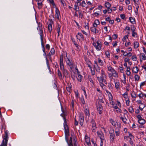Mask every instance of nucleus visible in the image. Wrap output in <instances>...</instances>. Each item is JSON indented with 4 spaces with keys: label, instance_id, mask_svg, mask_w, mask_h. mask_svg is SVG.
I'll list each match as a JSON object with an SVG mask.
<instances>
[{
    "label": "nucleus",
    "instance_id": "7ed1b4c3",
    "mask_svg": "<svg viewBox=\"0 0 146 146\" xmlns=\"http://www.w3.org/2000/svg\"><path fill=\"white\" fill-rule=\"evenodd\" d=\"M112 74L110 76L109 75V77L111 79H113V76L115 78H117L118 77V74L117 72L115 70H113L111 72Z\"/></svg>",
    "mask_w": 146,
    "mask_h": 146
},
{
    "label": "nucleus",
    "instance_id": "5fc2aeb1",
    "mask_svg": "<svg viewBox=\"0 0 146 146\" xmlns=\"http://www.w3.org/2000/svg\"><path fill=\"white\" fill-rule=\"evenodd\" d=\"M73 142H74V146H78L77 145V142L76 140L75 139H73Z\"/></svg>",
    "mask_w": 146,
    "mask_h": 146
},
{
    "label": "nucleus",
    "instance_id": "bf43d9fd",
    "mask_svg": "<svg viewBox=\"0 0 146 146\" xmlns=\"http://www.w3.org/2000/svg\"><path fill=\"white\" fill-rule=\"evenodd\" d=\"M106 55L109 58L110 56V54L108 51H106L105 52Z\"/></svg>",
    "mask_w": 146,
    "mask_h": 146
},
{
    "label": "nucleus",
    "instance_id": "603ef678",
    "mask_svg": "<svg viewBox=\"0 0 146 146\" xmlns=\"http://www.w3.org/2000/svg\"><path fill=\"white\" fill-rule=\"evenodd\" d=\"M40 39L41 42L42 47V48L44 47L43 44V37H40Z\"/></svg>",
    "mask_w": 146,
    "mask_h": 146
},
{
    "label": "nucleus",
    "instance_id": "6ab92c4d",
    "mask_svg": "<svg viewBox=\"0 0 146 146\" xmlns=\"http://www.w3.org/2000/svg\"><path fill=\"white\" fill-rule=\"evenodd\" d=\"M110 141L111 142H113L114 141V137L115 136V135L112 133H110Z\"/></svg>",
    "mask_w": 146,
    "mask_h": 146
},
{
    "label": "nucleus",
    "instance_id": "09e8293b",
    "mask_svg": "<svg viewBox=\"0 0 146 146\" xmlns=\"http://www.w3.org/2000/svg\"><path fill=\"white\" fill-rule=\"evenodd\" d=\"M106 92L108 94H110L111 97H109V100L110 101L112 100V95H111V93L110 92L108 91L107 90H106Z\"/></svg>",
    "mask_w": 146,
    "mask_h": 146
},
{
    "label": "nucleus",
    "instance_id": "a211bd4d",
    "mask_svg": "<svg viewBox=\"0 0 146 146\" xmlns=\"http://www.w3.org/2000/svg\"><path fill=\"white\" fill-rule=\"evenodd\" d=\"M139 69L138 68V67L137 66L135 67H133L132 69V72L135 73H137L139 71Z\"/></svg>",
    "mask_w": 146,
    "mask_h": 146
},
{
    "label": "nucleus",
    "instance_id": "bb28decb",
    "mask_svg": "<svg viewBox=\"0 0 146 146\" xmlns=\"http://www.w3.org/2000/svg\"><path fill=\"white\" fill-rule=\"evenodd\" d=\"M84 112L85 115L88 116H89L90 115V114L89 112V110L87 109H86L84 111Z\"/></svg>",
    "mask_w": 146,
    "mask_h": 146
},
{
    "label": "nucleus",
    "instance_id": "f257e3e1",
    "mask_svg": "<svg viewBox=\"0 0 146 146\" xmlns=\"http://www.w3.org/2000/svg\"><path fill=\"white\" fill-rule=\"evenodd\" d=\"M64 125L65 129V139L69 146H73L72 140V137H70L69 141L68 139V137L69 135V131L68 127L66 124V119L65 117H64Z\"/></svg>",
    "mask_w": 146,
    "mask_h": 146
},
{
    "label": "nucleus",
    "instance_id": "ddd939ff",
    "mask_svg": "<svg viewBox=\"0 0 146 146\" xmlns=\"http://www.w3.org/2000/svg\"><path fill=\"white\" fill-rule=\"evenodd\" d=\"M85 141L88 145H89L90 144V139L87 135H86L85 136Z\"/></svg>",
    "mask_w": 146,
    "mask_h": 146
},
{
    "label": "nucleus",
    "instance_id": "dca6fc26",
    "mask_svg": "<svg viewBox=\"0 0 146 146\" xmlns=\"http://www.w3.org/2000/svg\"><path fill=\"white\" fill-rule=\"evenodd\" d=\"M91 31L92 32L94 33L95 34L99 32L98 30L95 27H92L91 28Z\"/></svg>",
    "mask_w": 146,
    "mask_h": 146
},
{
    "label": "nucleus",
    "instance_id": "f8f14e48",
    "mask_svg": "<svg viewBox=\"0 0 146 146\" xmlns=\"http://www.w3.org/2000/svg\"><path fill=\"white\" fill-rule=\"evenodd\" d=\"M8 131L7 130H6L5 131V135L4 136L3 139V140H4L6 142H7L8 139Z\"/></svg>",
    "mask_w": 146,
    "mask_h": 146
},
{
    "label": "nucleus",
    "instance_id": "79ce46f5",
    "mask_svg": "<svg viewBox=\"0 0 146 146\" xmlns=\"http://www.w3.org/2000/svg\"><path fill=\"white\" fill-rule=\"evenodd\" d=\"M58 76L60 78H62V74L59 69L58 70Z\"/></svg>",
    "mask_w": 146,
    "mask_h": 146
},
{
    "label": "nucleus",
    "instance_id": "ea45409f",
    "mask_svg": "<svg viewBox=\"0 0 146 146\" xmlns=\"http://www.w3.org/2000/svg\"><path fill=\"white\" fill-rule=\"evenodd\" d=\"M132 36L133 37H137V33L135 32V31H132Z\"/></svg>",
    "mask_w": 146,
    "mask_h": 146
},
{
    "label": "nucleus",
    "instance_id": "f03ea898",
    "mask_svg": "<svg viewBox=\"0 0 146 146\" xmlns=\"http://www.w3.org/2000/svg\"><path fill=\"white\" fill-rule=\"evenodd\" d=\"M101 76L100 77H97L98 80H104V82H106V78L105 72L103 70H101Z\"/></svg>",
    "mask_w": 146,
    "mask_h": 146
},
{
    "label": "nucleus",
    "instance_id": "e433bc0d",
    "mask_svg": "<svg viewBox=\"0 0 146 146\" xmlns=\"http://www.w3.org/2000/svg\"><path fill=\"white\" fill-rule=\"evenodd\" d=\"M120 119L122 120L123 122L125 124H126V121L127 120L126 118L125 117H120Z\"/></svg>",
    "mask_w": 146,
    "mask_h": 146
},
{
    "label": "nucleus",
    "instance_id": "a878e982",
    "mask_svg": "<svg viewBox=\"0 0 146 146\" xmlns=\"http://www.w3.org/2000/svg\"><path fill=\"white\" fill-rule=\"evenodd\" d=\"M138 122L139 123L143 125L144 124L145 122V120L143 119L140 120H138Z\"/></svg>",
    "mask_w": 146,
    "mask_h": 146
},
{
    "label": "nucleus",
    "instance_id": "c85d7f7f",
    "mask_svg": "<svg viewBox=\"0 0 146 146\" xmlns=\"http://www.w3.org/2000/svg\"><path fill=\"white\" fill-rule=\"evenodd\" d=\"M66 62L67 64L69 66L70 65H71L73 64V63L70 61V59L68 58H67V60H66Z\"/></svg>",
    "mask_w": 146,
    "mask_h": 146
},
{
    "label": "nucleus",
    "instance_id": "f704fd0d",
    "mask_svg": "<svg viewBox=\"0 0 146 146\" xmlns=\"http://www.w3.org/2000/svg\"><path fill=\"white\" fill-rule=\"evenodd\" d=\"M122 96L125 99H128V93L127 92H125L124 94H122Z\"/></svg>",
    "mask_w": 146,
    "mask_h": 146
},
{
    "label": "nucleus",
    "instance_id": "4be33fe9",
    "mask_svg": "<svg viewBox=\"0 0 146 146\" xmlns=\"http://www.w3.org/2000/svg\"><path fill=\"white\" fill-rule=\"evenodd\" d=\"M77 74L78 76L77 78L78 80L80 82H81L82 81V76L80 74L79 72H77Z\"/></svg>",
    "mask_w": 146,
    "mask_h": 146
},
{
    "label": "nucleus",
    "instance_id": "37998d69",
    "mask_svg": "<svg viewBox=\"0 0 146 146\" xmlns=\"http://www.w3.org/2000/svg\"><path fill=\"white\" fill-rule=\"evenodd\" d=\"M130 22L132 23H133L134 22H135V19H134L132 17H130L129 18V19Z\"/></svg>",
    "mask_w": 146,
    "mask_h": 146
},
{
    "label": "nucleus",
    "instance_id": "774afa93",
    "mask_svg": "<svg viewBox=\"0 0 146 146\" xmlns=\"http://www.w3.org/2000/svg\"><path fill=\"white\" fill-rule=\"evenodd\" d=\"M129 60L130 59L129 58H125L124 59V61L126 62H129Z\"/></svg>",
    "mask_w": 146,
    "mask_h": 146
},
{
    "label": "nucleus",
    "instance_id": "39448f33",
    "mask_svg": "<svg viewBox=\"0 0 146 146\" xmlns=\"http://www.w3.org/2000/svg\"><path fill=\"white\" fill-rule=\"evenodd\" d=\"M60 64L61 70H62L64 69V66L63 63V57L62 56H60Z\"/></svg>",
    "mask_w": 146,
    "mask_h": 146
},
{
    "label": "nucleus",
    "instance_id": "4c0bfd02",
    "mask_svg": "<svg viewBox=\"0 0 146 146\" xmlns=\"http://www.w3.org/2000/svg\"><path fill=\"white\" fill-rule=\"evenodd\" d=\"M134 78L135 81L139 80L140 78L139 76L137 74L135 75Z\"/></svg>",
    "mask_w": 146,
    "mask_h": 146
},
{
    "label": "nucleus",
    "instance_id": "b1692460",
    "mask_svg": "<svg viewBox=\"0 0 146 146\" xmlns=\"http://www.w3.org/2000/svg\"><path fill=\"white\" fill-rule=\"evenodd\" d=\"M52 25L51 24H48V29L50 33H51L52 31Z\"/></svg>",
    "mask_w": 146,
    "mask_h": 146
},
{
    "label": "nucleus",
    "instance_id": "e2e57ef3",
    "mask_svg": "<svg viewBox=\"0 0 146 146\" xmlns=\"http://www.w3.org/2000/svg\"><path fill=\"white\" fill-rule=\"evenodd\" d=\"M71 106L72 107V108H74V101L72 100L71 102Z\"/></svg>",
    "mask_w": 146,
    "mask_h": 146
},
{
    "label": "nucleus",
    "instance_id": "6e6d98bb",
    "mask_svg": "<svg viewBox=\"0 0 146 146\" xmlns=\"http://www.w3.org/2000/svg\"><path fill=\"white\" fill-rule=\"evenodd\" d=\"M144 94L141 93L139 94L138 96L140 98H142L144 96Z\"/></svg>",
    "mask_w": 146,
    "mask_h": 146
},
{
    "label": "nucleus",
    "instance_id": "58836bf2",
    "mask_svg": "<svg viewBox=\"0 0 146 146\" xmlns=\"http://www.w3.org/2000/svg\"><path fill=\"white\" fill-rule=\"evenodd\" d=\"M72 40L74 45L77 48H78V45L76 43V41H75L74 38H72Z\"/></svg>",
    "mask_w": 146,
    "mask_h": 146
},
{
    "label": "nucleus",
    "instance_id": "393cba45",
    "mask_svg": "<svg viewBox=\"0 0 146 146\" xmlns=\"http://www.w3.org/2000/svg\"><path fill=\"white\" fill-rule=\"evenodd\" d=\"M139 46V44L137 42H134V47L135 48H137Z\"/></svg>",
    "mask_w": 146,
    "mask_h": 146
},
{
    "label": "nucleus",
    "instance_id": "423d86ee",
    "mask_svg": "<svg viewBox=\"0 0 146 146\" xmlns=\"http://www.w3.org/2000/svg\"><path fill=\"white\" fill-rule=\"evenodd\" d=\"M38 30H39V34L40 36V37H43V31L42 25L41 24H39L38 25V27L37 28Z\"/></svg>",
    "mask_w": 146,
    "mask_h": 146
},
{
    "label": "nucleus",
    "instance_id": "9d476101",
    "mask_svg": "<svg viewBox=\"0 0 146 146\" xmlns=\"http://www.w3.org/2000/svg\"><path fill=\"white\" fill-rule=\"evenodd\" d=\"M93 45L95 47V48L98 50L99 51L101 50L102 48V44L96 45V43L94 42L93 43Z\"/></svg>",
    "mask_w": 146,
    "mask_h": 146
},
{
    "label": "nucleus",
    "instance_id": "0eeeda50",
    "mask_svg": "<svg viewBox=\"0 0 146 146\" xmlns=\"http://www.w3.org/2000/svg\"><path fill=\"white\" fill-rule=\"evenodd\" d=\"M99 82L100 83V85L101 87L104 89L105 88V86L104 84H107V82L106 80V82H104V80H98Z\"/></svg>",
    "mask_w": 146,
    "mask_h": 146
},
{
    "label": "nucleus",
    "instance_id": "72a5a7b5",
    "mask_svg": "<svg viewBox=\"0 0 146 146\" xmlns=\"http://www.w3.org/2000/svg\"><path fill=\"white\" fill-rule=\"evenodd\" d=\"M7 142H6L3 140L2 143L0 145V146H7Z\"/></svg>",
    "mask_w": 146,
    "mask_h": 146
},
{
    "label": "nucleus",
    "instance_id": "c03bdc74",
    "mask_svg": "<svg viewBox=\"0 0 146 146\" xmlns=\"http://www.w3.org/2000/svg\"><path fill=\"white\" fill-rule=\"evenodd\" d=\"M140 55L142 57L143 60H146V56L143 53H141Z\"/></svg>",
    "mask_w": 146,
    "mask_h": 146
},
{
    "label": "nucleus",
    "instance_id": "49530a36",
    "mask_svg": "<svg viewBox=\"0 0 146 146\" xmlns=\"http://www.w3.org/2000/svg\"><path fill=\"white\" fill-rule=\"evenodd\" d=\"M128 35H125L123 38L122 39V40L123 42H125V41L126 39H128Z\"/></svg>",
    "mask_w": 146,
    "mask_h": 146
},
{
    "label": "nucleus",
    "instance_id": "cd10ccee",
    "mask_svg": "<svg viewBox=\"0 0 146 146\" xmlns=\"http://www.w3.org/2000/svg\"><path fill=\"white\" fill-rule=\"evenodd\" d=\"M120 83L119 82H115V87L117 89V90H118L119 88Z\"/></svg>",
    "mask_w": 146,
    "mask_h": 146
},
{
    "label": "nucleus",
    "instance_id": "412c9836",
    "mask_svg": "<svg viewBox=\"0 0 146 146\" xmlns=\"http://www.w3.org/2000/svg\"><path fill=\"white\" fill-rule=\"evenodd\" d=\"M62 71L63 74L64 76L66 77L68 75V73L67 70L64 69Z\"/></svg>",
    "mask_w": 146,
    "mask_h": 146
},
{
    "label": "nucleus",
    "instance_id": "a18cd8bd",
    "mask_svg": "<svg viewBox=\"0 0 146 146\" xmlns=\"http://www.w3.org/2000/svg\"><path fill=\"white\" fill-rule=\"evenodd\" d=\"M131 30L132 31H135L136 30V28L134 25H132L131 26Z\"/></svg>",
    "mask_w": 146,
    "mask_h": 146
},
{
    "label": "nucleus",
    "instance_id": "f3484780",
    "mask_svg": "<svg viewBox=\"0 0 146 146\" xmlns=\"http://www.w3.org/2000/svg\"><path fill=\"white\" fill-rule=\"evenodd\" d=\"M78 35L80 36V38H78V36L76 35V37H77V39H78L79 40L81 39V40H84V36H83V35H82L81 33H78Z\"/></svg>",
    "mask_w": 146,
    "mask_h": 146
},
{
    "label": "nucleus",
    "instance_id": "9b49d317",
    "mask_svg": "<svg viewBox=\"0 0 146 146\" xmlns=\"http://www.w3.org/2000/svg\"><path fill=\"white\" fill-rule=\"evenodd\" d=\"M55 17L58 20H59V16L60 15V11L57 8H56L55 10Z\"/></svg>",
    "mask_w": 146,
    "mask_h": 146
},
{
    "label": "nucleus",
    "instance_id": "4468645a",
    "mask_svg": "<svg viewBox=\"0 0 146 146\" xmlns=\"http://www.w3.org/2000/svg\"><path fill=\"white\" fill-rule=\"evenodd\" d=\"M44 52L43 55H44V56L45 57V58H46V64H47V67H48V69L49 70H50V66H49L48 61L47 58V57L46 54V53L45 52Z\"/></svg>",
    "mask_w": 146,
    "mask_h": 146
},
{
    "label": "nucleus",
    "instance_id": "aec40b11",
    "mask_svg": "<svg viewBox=\"0 0 146 146\" xmlns=\"http://www.w3.org/2000/svg\"><path fill=\"white\" fill-rule=\"evenodd\" d=\"M61 27V26L59 24H58L57 26V33H58V36H59L60 33V29Z\"/></svg>",
    "mask_w": 146,
    "mask_h": 146
},
{
    "label": "nucleus",
    "instance_id": "6e6552de",
    "mask_svg": "<svg viewBox=\"0 0 146 146\" xmlns=\"http://www.w3.org/2000/svg\"><path fill=\"white\" fill-rule=\"evenodd\" d=\"M97 111L100 114H102V113L103 111V108L102 105L101 104H99L97 107Z\"/></svg>",
    "mask_w": 146,
    "mask_h": 146
},
{
    "label": "nucleus",
    "instance_id": "1a4fd4ad",
    "mask_svg": "<svg viewBox=\"0 0 146 146\" xmlns=\"http://www.w3.org/2000/svg\"><path fill=\"white\" fill-rule=\"evenodd\" d=\"M84 119V117L83 115L82 114H80L79 116V121L81 125H83Z\"/></svg>",
    "mask_w": 146,
    "mask_h": 146
},
{
    "label": "nucleus",
    "instance_id": "3c124183",
    "mask_svg": "<svg viewBox=\"0 0 146 146\" xmlns=\"http://www.w3.org/2000/svg\"><path fill=\"white\" fill-rule=\"evenodd\" d=\"M86 3L84 0L81 3V6L82 7H84L86 5Z\"/></svg>",
    "mask_w": 146,
    "mask_h": 146
},
{
    "label": "nucleus",
    "instance_id": "13d9d810",
    "mask_svg": "<svg viewBox=\"0 0 146 146\" xmlns=\"http://www.w3.org/2000/svg\"><path fill=\"white\" fill-rule=\"evenodd\" d=\"M66 90L68 92H70L72 90L71 87H67L66 88Z\"/></svg>",
    "mask_w": 146,
    "mask_h": 146
},
{
    "label": "nucleus",
    "instance_id": "de8ad7c7",
    "mask_svg": "<svg viewBox=\"0 0 146 146\" xmlns=\"http://www.w3.org/2000/svg\"><path fill=\"white\" fill-rule=\"evenodd\" d=\"M48 2L50 3V4H51L52 5L54 6L55 5V3L54 2L53 0H47Z\"/></svg>",
    "mask_w": 146,
    "mask_h": 146
},
{
    "label": "nucleus",
    "instance_id": "2f4dec72",
    "mask_svg": "<svg viewBox=\"0 0 146 146\" xmlns=\"http://www.w3.org/2000/svg\"><path fill=\"white\" fill-rule=\"evenodd\" d=\"M107 67L108 71L111 72L114 69L113 68L110 66H108Z\"/></svg>",
    "mask_w": 146,
    "mask_h": 146
},
{
    "label": "nucleus",
    "instance_id": "c9c22d12",
    "mask_svg": "<svg viewBox=\"0 0 146 146\" xmlns=\"http://www.w3.org/2000/svg\"><path fill=\"white\" fill-rule=\"evenodd\" d=\"M128 110L131 113H132L134 112L133 108L131 106L129 107Z\"/></svg>",
    "mask_w": 146,
    "mask_h": 146
},
{
    "label": "nucleus",
    "instance_id": "473e14b6",
    "mask_svg": "<svg viewBox=\"0 0 146 146\" xmlns=\"http://www.w3.org/2000/svg\"><path fill=\"white\" fill-rule=\"evenodd\" d=\"M105 5L107 8H110L111 6V4L108 2L106 3L105 4Z\"/></svg>",
    "mask_w": 146,
    "mask_h": 146
},
{
    "label": "nucleus",
    "instance_id": "680f3d73",
    "mask_svg": "<svg viewBox=\"0 0 146 146\" xmlns=\"http://www.w3.org/2000/svg\"><path fill=\"white\" fill-rule=\"evenodd\" d=\"M130 102L129 100V99L128 98V100H126V104L127 106H129V103Z\"/></svg>",
    "mask_w": 146,
    "mask_h": 146
},
{
    "label": "nucleus",
    "instance_id": "052dcab7",
    "mask_svg": "<svg viewBox=\"0 0 146 146\" xmlns=\"http://www.w3.org/2000/svg\"><path fill=\"white\" fill-rule=\"evenodd\" d=\"M81 102L83 104H85V101L84 100V98L83 97H82V98H81Z\"/></svg>",
    "mask_w": 146,
    "mask_h": 146
},
{
    "label": "nucleus",
    "instance_id": "2eb2a0df",
    "mask_svg": "<svg viewBox=\"0 0 146 146\" xmlns=\"http://www.w3.org/2000/svg\"><path fill=\"white\" fill-rule=\"evenodd\" d=\"M35 1L38 2V8L40 9L42 8V3L40 2L41 0H35Z\"/></svg>",
    "mask_w": 146,
    "mask_h": 146
},
{
    "label": "nucleus",
    "instance_id": "8fccbe9b",
    "mask_svg": "<svg viewBox=\"0 0 146 146\" xmlns=\"http://www.w3.org/2000/svg\"><path fill=\"white\" fill-rule=\"evenodd\" d=\"M115 132L116 136H119V129L117 130V129H115Z\"/></svg>",
    "mask_w": 146,
    "mask_h": 146
},
{
    "label": "nucleus",
    "instance_id": "864d4df0",
    "mask_svg": "<svg viewBox=\"0 0 146 146\" xmlns=\"http://www.w3.org/2000/svg\"><path fill=\"white\" fill-rule=\"evenodd\" d=\"M131 59L133 61H135L137 60V57L135 55L133 56L132 57Z\"/></svg>",
    "mask_w": 146,
    "mask_h": 146
},
{
    "label": "nucleus",
    "instance_id": "4d7b16f0",
    "mask_svg": "<svg viewBox=\"0 0 146 146\" xmlns=\"http://www.w3.org/2000/svg\"><path fill=\"white\" fill-rule=\"evenodd\" d=\"M94 24L95 25H98L100 24V22L98 20H96L95 21Z\"/></svg>",
    "mask_w": 146,
    "mask_h": 146
},
{
    "label": "nucleus",
    "instance_id": "5701e85b",
    "mask_svg": "<svg viewBox=\"0 0 146 146\" xmlns=\"http://www.w3.org/2000/svg\"><path fill=\"white\" fill-rule=\"evenodd\" d=\"M55 53V50L54 48H51L49 53L48 55L49 56H51V55H54Z\"/></svg>",
    "mask_w": 146,
    "mask_h": 146
},
{
    "label": "nucleus",
    "instance_id": "20e7f679",
    "mask_svg": "<svg viewBox=\"0 0 146 146\" xmlns=\"http://www.w3.org/2000/svg\"><path fill=\"white\" fill-rule=\"evenodd\" d=\"M97 133L98 137L101 139V142L102 143L103 140H104L105 139L104 133L101 131H97Z\"/></svg>",
    "mask_w": 146,
    "mask_h": 146
},
{
    "label": "nucleus",
    "instance_id": "c756f323",
    "mask_svg": "<svg viewBox=\"0 0 146 146\" xmlns=\"http://www.w3.org/2000/svg\"><path fill=\"white\" fill-rule=\"evenodd\" d=\"M96 72L98 73H100V69L99 66H97L94 67Z\"/></svg>",
    "mask_w": 146,
    "mask_h": 146
},
{
    "label": "nucleus",
    "instance_id": "7c9ffc66",
    "mask_svg": "<svg viewBox=\"0 0 146 146\" xmlns=\"http://www.w3.org/2000/svg\"><path fill=\"white\" fill-rule=\"evenodd\" d=\"M98 62L99 64L101 66H103L104 64L103 61L101 59H100L99 58L98 59Z\"/></svg>",
    "mask_w": 146,
    "mask_h": 146
},
{
    "label": "nucleus",
    "instance_id": "69168bd1",
    "mask_svg": "<svg viewBox=\"0 0 146 146\" xmlns=\"http://www.w3.org/2000/svg\"><path fill=\"white\" fill-rule=\"evenodd\" d=\"M131 96L132 98H136L137 96H136V94L135 92H134L133 93V94H131Z\"/></svg>",
    "mask_w": 146,
    "mask_h": 146
},
{
    "label": "nucleus",
    "instance_id": "0e129e2a",
    "mask_svg": "<svg viewBox=\"0 0 146 146\" xmlns=\"http://www.w3.org/2000/svg\"><path fill=\"white\" fill-rule=\"evenodd\" d=\"M112 37L113 39H115L117 38V35L116 34H114L113 35Z\"/></svg>",
    "mask_w": 146,
    "mask_h": 146
},
{
    "label": "nucleus",
    "instance_id": "338daca9",
    "mask_svg": "<svg viewBox=\"0 0 146 146\" xmlns=\"http://www.w3.org/2000/svg\"><path fill=\"white\" fill-rule=\"evenodd\" d=\"M120 17L122 19H124L125 18V15L124 14H121L120 15Z\"/></svg>",
    "mask_w": 146,
    "mask_h": 146
},
{
    "label": "nucleus",
    "instance_id": "a19ab883",
    "mask_svg": "<svg viewBox=\"0 0 146 146\" xmlns=\"http://www.w3.org/2000/svg\"><path fill=\"white\" fill-rule=\"evenodd\" d=\"M74 92L75 93V96H76V98H79V93H78V90L75 91H74Z\"/></svg>",
    "mask_w": 146,
    "mask_h": 146
}]
</instances>
